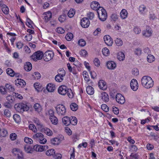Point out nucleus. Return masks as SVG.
Listing matches in <instances>:
<instances>
[{"instance_id":"bb28decb","label":"nucleus","mask_w":159,"mask_h":159,"mask_svg":"<svg viewBox=\"0 0 159 159\" xmlns=\"http://www.w3.org/2000/svg\"><path fill=\"white\" fill-rule=\"evenodd\" d=\"M34 107L35 111L39 112L42 110V108L39 104L38 103H35L34 104Z\"/></svg>"},{"instance_id":"603ef678","label":"nucleus","mask_w":159,"mask_h":159,"mask_svg":"<svg viewBox=\"0 0 159 159\" xmlns=\"http://www.w3.org/2000/svg\"><path fill=\"white\" fill-rule=\"evenodd\" d=\"M7 99L9 102L13 103L14 101V98L13 96L11 95H9L7 97Z\"/></svg>"},{"instance_id":"aec40b11","label":"nucleus","mask_w":159,"mask_h":159,"mask_svg":"<svg viewBox=\"0 0 159 159\" xmlns=\"http://www.w3.org/2000/svg\"><path fill=\"white\" fill-rule=\"evenodd\" d=\"M101 97L103 101L106 102L109 101V96L106 93L103 92L101 93Z\"/></svg>"},{"instance_id":"1a4fd4ad","label":"nucleus","mask_w":159,"mask_h":159,"mask_svg":"<svg viewBox=\"0 0 159 159\" xmlns=\"http://www.w3.org/2000/svg\"><path fill=\"white\" fill-rule=\"evenodd\" d=\"M64 139V137L63 136L61 138V139L59 137L55 138L51 140V144L53 145H58Z\"/></svg>"},{"instance_id":"5fc2aeb1","label":"nucleus","mask_w":159,"mask_h":159,"mask_svg":"<svg viewBox=\"0 0 159 159\" xmlns=\"http://www.w3.org/2000/svg\"><path fill=\"white\" fill-rule=\"evenodd\" d=\"M38 141L40 143L44 144L47 142V140L44 137V136L43 135V136L40 138L39 140Z\"/></svg>"},{"instance_id":"7c9ffc66","label":"nucleus","mask_w":159,"mask_h":159,"mask_svg":"<svg viewBox=\"0 0 159 159\" xmlns=\"http://www.w3.org/2000/svg\"><path fill=\"white\" fill-rule=\"evenodd\" d=\"M34 87L38 92L41 91L42 90V86L38 83H35L34 84Z\"/></svg>"},{"instance_id":"4c0bfd02","label":"nucleus","mask_w":159,"mask_h":159,"mask_svg":"<svg viewBox=\"0 0 159 159\" xmlns=\"http://www.w3.org/2000/svg\"><path fill=\"white\" fill-rule=\"evenodd\" d=\"M44 133L48 136H51L52 134L51 130L47 128H45L43 129Z\"/></svg>"},{"instance_id":"09e8293b","label":"nucleus","mask_w":159,"mask_h":159,"mask_svg":"<svg viewBox=\"0 0 159 159\" xmlns=\"http://www.w3.org/2000/svg\"><path fill=\"white\" fill-rule=\"evenodd\" d=\"M66 16L65 14H62L59 17V21L61 23L63 22L66 19Z\"/></svg>"},{"instance_id":"37998d69","label":"nucleus","mask_w":159,"mask_h":159,"mask_svg":"<svg viewBox=\"0 0 159 159\" xmlns=\"http://www.w3.org/2000/svg\"><path fill=\"white\" fill-rule=\"evenodd\" d=\"M103 54L106 56H108L110 54L109 50L107 48H104L102 50Z\"/></svg>"},{"instance_id":"2f4dec72","label":"nucleus","mask_w":159,"mask_h":159,"mask_svg":"<svg viewBox=\"0 0 159 159\" xmlns=\"http://www.w3.org/2000/svg\"><path fill=\"white\" fill-rule=\"evenodd\" d=\"M146 9V7L143 4L141 5L139 8V10L140 13L143 14H145V11Z\"/></svg>"},{"instance_id":"c85d7f7f","label":"nucleus","mask_w":159,"mask_h":159,"mask_svg":"<svg viewBox=\"0 0 159 159\" xmlns=\"http://www.w3.org/2000/svg\"><path fill=\"white\" fill-rule=\"evenodd\" d=\"M46 16L44 17V19L46 21L49 20L52 18V13L50 11L46 12Z\"/></svg>"},{"instance_id":"a211bd4d","label":"nucleus","mask_w":159,"mask_h":159,"mask_svg":"<svg viewBox=\"0 0 159 159\" xmlns=\"http://www.w3.org/2000/svg\"><path fill=\"white\" fill-rule=\"evenodd\" d=\"M99 88L103 90H105L106 89L107 86L106 85V82L103 80H100L98 83Z\"/></svg>"},{"instance_id":"423d86ee","label":"nucleus","mask_w":159,"mask_h":159,"mask_svg":"<svg viewBox=\"0 0 159 159\" xmlns=\"http://www.w3.org/2000/svg\"><path fill=\"white\" fill-rule=\"evenodd\" d=\"M69 89L65 85L60 86L58 89V93L61 95H64L69 92Z\"/></svg>"},{"instance_id":"f8f14e48","label":"nucleus","mask_w":159,"mask_h":159,"mask_svg":"<svg viewBox=\"0 0 159 159\" xmlns=\"http://www.w3.org/2000/svg\"><path fill=\"white\" fill-rule=\"evenodd\" d=\"M130 86L133 90L136 91L138 88V84L137 80L135 79H132L130 82Z\"/></svg>"},{"instance_id":"cd10ccee","label":"nucleus","mask_w":159,"mask_h":159,"mask_svg":"<svg viewBox=\"0 0 159 159\" xmlns=\"http://www.w3.org/2000/svg\"><path fill=\"white\" fill-rule=\"evenodd\" d=\"M70 124L73 125H76L77 124V120L75 116H71L70 117Z\"/></svg>"},{"instance_id":"20e7f679","label":"nucleus","mask_w":159,"mask_h":159,"mask_svg":"<svg viewBox=\"0 0 159 159\" xmlns=\"http://www.w3.org/2000/svg\"><path fill=\"white\" fill-rule=\"evenodd\" d=\"M54 56V53L52 51H46L43 54V57L46 61H48L51 60Z\"/></svg>"},{"instance_id":"e2e57ef3","label":"nucleus","mask_w":159,"mask_h":159,"mask_svg":"<svg viewBox=\"0 0 159 159\" xmlns=\"http://www.w3.org/2000/svg\"><path fill=\"white\" fill-rule=\"evenodd\" d=\"M32 38V36L31 34H28L25 36V40L27 41H30Z\"/></svg>"},{"instance_id":"680f3d73","label":"nucleus","mask_w":159,"mask_h":159,"mask_svg":"<svg viewBox=\"0 0 159 159\" xmlns=\"http://www.w3.org/2000/svg\"><path fill=\"white\" fill-rule=\"evenodd\" d=\"M83 76L84 77L85 80L87 82H89L90 81V79H89L88 77L89 76L87 74V72L86 71H84L83 72Z\"/></svg>"},{"instance_id":"ea45409f","label":"nucleus","mask_w":159,"mask_h":159,"mask_svg":"<svg viewBox=\"0 0 159 159\" xmlns=\"http://www.w3.org/2000/svg\"><path fill=\"white\" fill-rule=\"evenodd\" d=\"M73 35L71 33H70L67 34L65 36V39L68 41L71 40L73 38Z\"/></svg>"},{"instance_id":"6ab92c4d","label":"nucleus","mask_w":159,"mask_h":159,"mask_svg":"<svg viewBox=\"0 0 159 159\" xmlns=\"http://www.w3.org/2000/svg\"><path fill=\"white\" fill-rule=\"evenodd\" d=\"M16 84L17 86H20L21 87H23L26 84L24 80L19 79L16 80Z\"/></svg>"},{"instance_id":"9b49d317","label":"nucleus","mask_w":159,"mask_h":159,"mask_svg":"<svg viewBox=\"0 0 159 159\" xmlns=\"http://www.w3.org/2000/svg\"><path fill=\"white\" fill-rule=\"evenodd\" d=\"M80 24L82 27L84 28L88 27L90 24L89 19L87 18H83L81 20Z\"/></svg>"},{"instance_id":"49530a36","label":"nucleus","mask_w":159,"mask_h":159,"mask_svg":"<svg viewBox=\"0 0 159 159\" xmlns=\"http://www.w3.org/2000/svg\"><path fill=\"white\" fill-rule=\"evenodd\" d=\"M75 13V10L73 9H70L68 12V16L70 17H73Z\"/></svg>"},{"instance_id":"473e14b6","label":"nucleus","mask_w":159,"mask_h":159,"mask_svg":"<svg viewBox=\"0 0 159 159\" xmlns=\"http://www.w3.org/2000/svg\"><path fill=\"white\" fill-rule=\"evenodd\" d=\"M7 74L11 77L15 76V72L11 68H8L7 69Z\"/></svg>"},{"instance_id":"e433bc0d","label":"nucleus","mask_w":159,"mask_h":159,"mask_svg":"<svg viewBox=\"0 0 159 159\" xmlns=\"http://www.w3.org/2000/svg\"><path fill=\"white\" fill-rule=\"evenodd\" d=\"M2 12L5 14H8L9 13V8L6 5H4L2 8Z\"/></svg>"},{"instance_id":"5701e85b","label":"nucleus","mask_w":159,"mask_h":159,"mask_svg":"<svg viewBox=\"0 0 159 159\" xmlns=\"http://www.w3.org/2000/svg\"><path fill=\"white\" fill-rule=\"evenodd\" d=\"M127 12L125 9H123L120 12L121 18L122 19H125L127 16Z\"/></svg>"},{"instance_id":"c03bdc74","label":"nucleus","mask_w":159,"mask_h":159,"mask_svg":"<svg viewBox=\"0 0 159 159\" xmlns=\"http://www.w3.org/2000/svg\"><path fill=\"white\" fill-rule=\"evenodd\" d=\"M147 61L150 63H151L155 60L154 57L152 55L148 54L147 57Z\"/></svg>"},{"instance_id":"bf43d9fd","label":"nucleus","mask_w":159,"mask_h":159,"mask_svg":"<svg viewBox=\"0 0 159 159\" xmlns=\"http://www.w3.org/2000/svg\"><path fill=\"white\" fill-rule=\"evenodd\" d=\"M0 92L3 94H5L7 93L6 88L3 86L0 87Z\"/></svg>"},{"instance_id":"864d4df0","label":"nucleus","mask_w":159,"mask_h":159,"mask_svg":"<svg viewBox=\"0 0 159 159\" xmlns=\"http://www.w3.org/2000/svg\"><path fill=\"white\" fill-rule=\"evenodd\" d=\"M102 109L105 111L107 112L109 111V108L107 105L103 104L101 106Z\"/></svg>"},{"instance_id":"c756f323","label":"nucleus","mask_w":159,"mask_h":159,"mask_svg":"<svg viewBox=\"0 0 159 159\" xmlns=\"http://www.w3.org/2000/svg\"><path fill=\"white\" fill-rule=\"evenodd\" d=\"M43 134L40 133H38L33 136V138L37 141L39 140L40 138L43 136Z\"/></svg>"},{"instance_id":"f3484780","label":"nucleus","mask_w":159,"mask_h":159,"mask_svg":"<svg viewBox=\"0 0 159 159\" xmlns=\"http://www.w3.org/2000/svg\"><path fill=\"white\" fill-rule=\"evenodd\" d=\"M107 68L109 69L114 70L116 67V64L114 61H110L107 63Z\"/></svg>"},{"instance_id":"6e6552de","label":"nucleus","mask_w":159,"mask_h":159,"mask_svg":"<svg viewBox=\"0 0 159 159\" xmlns=\"http://www.w3.org/2000/svg\"><path fill=\"white\" fill-rule=\"evenodd\" d=\"M60 71L62 72V74H58L55 76V78L56 81L59 82H61L63 80V77L66 75V73L64 69H62Z\"/></svg>"},{"instance_id":"412c9836","label":"nucleus","mask_w":159,"mask_h":159,"mask_svg":"<svg viewBox=\"0 0 159 159\" xmlns=\"http://www.w3.org/2000/svg\"><path fill=\"white\" fill-rule=\"evenodd\" d=\"M70 117L67 116L63 117L62 119V122L66 126H68L70 124Z\"/></svg>"},{"instance_id":"79ce46f5","label":"nucleus","mask_w":159,"mask_h":159,"mask_svg":"<svg viewBox=\"0 0 159 159\" xmlns=\"http://www.w3.org/2000/svg\"><path fill=\"white\" fill-rule=\"evenodd\" d=\"M52 124L54 125L57 124L58 121L57 118L55 116L49 118Z\"/></svg>"},{"instance_id":"8fccbe9b","label":"nucleus","mask_w":159,"mask_h":159,"mask_svg":"<svg viewBox=\"0 0 159 159\" xmlns=\"http://www.w3.org/2000/svg\"><path fill=\"white\" fill-rule=\"evenodd\" d=\"M116 44L118 46H121L123 44V42L120 39L117 38L115 40Z\"/></svg>"},{"instance_id":"6e6d98bb","label":"nucleus","mask_w":159,"mask_h":159,"mask_svg":"<svg viewBox=\"0 0 159 159\" xmlns=\"http://www.w3.org/2000/svg\"><path fill=\"white\" fill-rule=\"evenodd\" d=\"M29 128L35 133L37 132V128L36 126L33 124H30L29 125Z\"/></svg>"},{"instance_id":"4d7b16f0","label":"nucleus","mask_w":159,"mask_h":159,"mask_svg":"<svg viewBox=\"0 0 159 159\" xmlns=\"http://www.w3.org/2000/svg\"><path fill=\"white\" fill-rule=\"evenodd\" d=\"M12 103L9 102H6L4 103V106L7 108H11L12 107V105L11 104Z\"/></svg>"},{"instance_id":"3c124183","label":"nucleus","mask_w":159,"mask_h":159,"mask_svg":"<svg viewBox=\"0 0 159 159\" xmlns=\"http://www.w3.org/2000/svg\"><path fill=\"white\" fill-rule=\"evenodd\" d=\"M33 76H34V78L35 79H39L41 77L40 74L38 72H34Z\"/></svg>"},{"instance_id":"13d9d810","label":"nucleus","mask_w":159,"mask_h":159,"mask_svg":"<svg viewBox=\"0 0 159 159\" xmlns=\"http://www.w3.org/2000/svg\"><path fill=\"white\" fill-rule=\"evenodd\" d=\"M78 44L80 46L84 47L86 44V42L84 40L80 39L78 41Z\"/></svg>"},{"instance_id":"0eeeda50","label":"nucleus","mask_w":159,"mask_h":159,"mask_svg":"<svg viewBox=\"0 0 159 159\" xmlns=\"http://www.w3.org/2000/svg\"><path fill=\"white\" fill-rule=\"evenodd\" d=\"M48 147L46 145H37L34 146V150L37 152H41L46 150L48 148Z\"/></svg>"},{"instance_id":"b1692460","label":"nucleus","mask_w":159,"mask_h":159,"mask_svg":"<svg viewBox=\"0 0 159 159\" xmlns=\"http://www.w3.org/2000/svg\"><path fill=\"white\" fill-rule=\"evenodd\" d=\"M86 91L87 93L90 95L93 94L94 93L93 88L91 86H88L86 89Z\"/></svg>"},{"instance_id":"a18cd8bd","label":"nucleus","mask_w":159,"mask_h":159,"mask_svg":"<svg viewBox=\"0 0 159 159\" xmlns=\"http://www.w3.org/2000/svg\"><path fill=\"white\" fill-rule=\"evenodd\" d=\"M97 13L98 14L101 15L107 14L106 11L103 8L101 7L98 10Z\"/></svg>"},{"instance_id":"f257e3e1","label":"nucleus","mask_w":159,"mask_h":159,"mask_svg":"<svg viewBox=\"0 0 159 159\" xmlns=\"http://www.w3.org/2000/svg\"><path fill=\"white\" fill-rule=\"evenodd\" d=\"M141 83L143 87L147 89L151 88L154 84V82L152 79L148 76H144L142 78Z\"/></svg>"},{"instance_id":"2eb2a0df","label":"nucleus","mask_w":159,"mask_h":159,"mask_svg":"<svg viewBox=\"0 0 159 159\" xmlns=\"http://www.w3.org/2000/svg\"><path fill=\"white\" fill-rule=\"evenodd\" d=\"M104 40L105 43L108 46H111L112 44V40L108 35H105L104 37Z\"/></svg>"},{"instance_id":"a19ab883","label":"nucleus","mask_w":159,"mask_h":159,"mask_svg":"<svg viewBox=\"0 0 159 159\" xmlns=\"http://www.w3.org/2000/svg\"><path fill=\"white\" fill-rule=\"evenodd\" d=\"M13 118L16 123H19L20 121V116L17 114H15L13 116Z\"/></svg>"},{"instance_id":"393cba45","label":"nucleus","mask_w":159,"mask_h":159,"mask_svg":"<svg viewBox=\"0 0 159 159\" xmlns=\"http://www.w3.org/2000/svg\"><path fill=\"white\" fill-rule=\"evenodd\" d=\"M46 89L48 92H53L55 89L54 86L52 84H49L47 85Z\"/></svg>"},{"instance_id":"69168bd1","label":"nucleus","mask_w":159,"mask_h":159,"mask_svg":"<svg viewBox=\"0 0 159 159\" xmlns=\"http://www.w3.org/2000/svg\"><path fill=\"white\" fill-rule=\"evenodd\" d=\"M33 121L37 125L42 127V125L39 119L37 118H34Z\"/></svg>"},{"instance_id":"0e129e2a","label":"nucleus","mask_w":159,"mask_h":159,"mask_svg":"<svg viewBox=\"0 0 159 159\" xmlns=\"http://www.w3.org/2000/svg\"><path fill=\"white\" fill-rule=\"evenodd\" d=\"M57 31L58 33L62 34L65 32V30L63 28L59 27L57 29Z\"/></svg>"},{"instance_id":"774afa93","label":"nucleus","mask_w":159,"mask_h":159,"mask_svg":"<svg viewBox=\"0 0 159 159\" xmlns=\"http://www.w3.org/2000/svg\"><path fill=\"white\" fill-rule=\"evenodd\" d=\"M134 31L135 34H139L141 31L140 29L137 27H135L134 29Z\"/></svg>"},{"instance_id":"f704fd0d","label":"nucleus","mask_w":159,"mask_h":159,"mask_svg":"<svg viewBox=\"0 0 159 159\" xmlns=\"http://www.w3.org/2000/svg\"><path fill=\"white\" fill-rule=\"evenodd\" d=\"M8 134L7 130L5 129H0V135L2 137H6Z\"/></svg>"},{"instance_id":"052dcab7","label":"nucleus","mask_w":159,"mask_h":159,"mask_svg":"<svg viewBox=\"0 0 159 159\" xmlns=\"http://www.w3.org/2000/svg\"><path fill=\"white\" fill-rule=\"evenodd\" d=\"M24 141L25 143L29 144H32L33 143V140L28 137H25L24 138Z\"/></svg>"},{"instance_id":"c9c22d12","label":"nucleus","mask_w":159,"mask_h":159,"mask_svg":"<svg viewBox=\"0 0 159 159\" xmlns=\"http://www.w3.org/2000/svg\"><path fill=\"white\" fill-rule=\"evenodd\" d=\"M70 109L74 111H76L78 108V105L75 103H71L70 105Z\"/></svg>"},{"instance_id":"a878e982","label":"nucleus","mask_w":159,"mask_h":159,"mask_svg":"<svg viewBox=\"0 0 159 159\" xmlns=\"http://www.w3.org/2000/svg\"><path fill=\"white\" fill-rule=\"evenodd\" d=\"M5 87L7 93L8 92H13L14 90V88L11 85L6 84Z\"/></svg>"},{"instance_id":"39448f33","label":"nucleus","mask_w":159,"mask_h":159,"mask_svg":"<svg viewBox=\"0 0 159 159\" xmlns=\"http://www.w3.org/2000/svg\"><path fill=\"white\" fill-rule=\"evenodd\" d=\"M43 55V52H42L39 51L34 52L31 56V57L34 61H36L38 60L41 59Z\"/></svg>"},{"instance_id":"dca6fc26","label":"nucleus","mask_w":159,"mask_h":159,"mask_svg":"<svg viewBox=\"0 0 159 159\" xmlns=\"http://www.w3.org/2000/svg\"><path fill=\"white\" fill-rule=\"evenodd\" d=\"M90 7L92 9L94 10L97 11L98 9L101 7L98 2L96 1L93 2H92L90 5Z\"/></svg>"},{"instance_id":"58836bf2","label":"nucleus","mask_w":159,"mask_h":159,"mask_svg":"<svg viewBox=\"0 0 159 159\" xmlns=\"http://www.w3.org/2000/svg\"><path fill=\"white\" fill-rule=\"evenodd\" d=\"M55 151L54 149H51L46 151V154L48 156L53 155L55 154Z\"/></svg>"},{"instance_id":"4be33fe9","label":"nucleus","mask_w":159,"mask_h":159,"mask_svg":"<svg viewBox=\"0 0 159 159\" xmlns=\"http://www.w3.org/2000/svg\"><path fill=\"white\" fill-rule=\"evenodd\" d=\"M32 68V65L29 62H26L24 67V69L26 71H30L31 70Z\"/></svg>"},{"instance_id":"72a5a7b5","label":"nucleus","mask_w":159,"mask_h":159,"mask_svg":"<svg viewBox=\"0 0 159 159\" xmlns=\"http://www.w3.org/2000/svg\"><path fill=\"white\" fill-rule=\"evenodd\" d=\"M125 58L124 54L122 52H119L117 56V58L120 61H123Z\"/></svg>"},{"instance_id":"ddd939ff","label":"nucleus","mask_w":159,"mask_h":159,"mask_svg":"<svg viewBox=\"0 0 159 159\" xmlns=\"http://www.w3.org/2000/svg\"><path fill=\"white\" fill-rule=\"evenodd\" d=\"M13 152L17 155L18 159H24L22 152L18 149L15 148L13 150Z\"/></svg>"},{"instance_id":"9d476101","label":"nucleus","mask_w":159,"mask_h":159,"mask_svg":"<svg viewBox=\"0 0 159 159\" xmlns=\"http://www.w3.org/2000/svg\"><path fill=\"white\" fill-rule=\"evenodd\" d=\"M116 102L120 104H123L125 102L124 97L120 93H117L116 95Z\"/></svg>"},{"instance_id":"de8ad7c7","label":"nucleus","mask_w":159,"mask_h":159,"mask_svg":"<svg viewBox=\"0 0 159 159\" xmlns=\"http://www.w3.org/2000/svg\"><path fill=\"white\" fill-rule=\"evenodd\" d=\"M98 15L99 19L101 21H104L107 18V14Z\"/></svg>"},{"instance_id":"4468645a","label":"nucleus","mask_w":159,"mask_h":159,"mask_svg":"<svg viewBox=\"0 0 159 159\" xmlns=\"http://www.w3.org/2000/svg\"><path fill=\"white\" fill-rule=\"evenodd\" d=\"M142 33L143 36L146 37H149L152 35V31L149 26H147L146 29L143 30Z\"/></svg>"},{"instance_id":"f03ea898","label":"nucleus","mask_w":159,"mask_h":159,"mask_svg":"<svg viewBox=\"0 0 159 159\" xmlns=\"http://www.w3.org/2000/svg\"><path fill=\"white\" fill-rule=\"evenodd\" d=\"M14 108L18 112L22 113L28 111L29 109V107L26 104L22 102L16 104L14 106Z\"/></svg>"},{"instance_id":"7ed1b4c3","label":"nucleus","mask_w":159,"mask_h":159,"mask_svg":"<svg viewBox=\"0 0 159 159\" xmlns=\"http://www.w3.org/2000/svg\"><path fill=\"white\" fill-rule=\"evenodd\" d=\"M56 111L58 115L62 117L66 115V111L65 107L63 105H58L56 107Z\"/></svg>"},{"instance_id":"338daca9","label":"nucleus","mask_w":159,"mask_h":159,"mask_svg":"<svg viewBox=\"0 0 159 159\" xmlns=\"http://www.w3.org/2000/svg\"><path fill=\"white\" fill-rule=\"evenodd\" d=\"M111 18L113 20L116 21L118 19V16L117 14L114 13L111 15Z\"/></svg>"}]
</instances>
